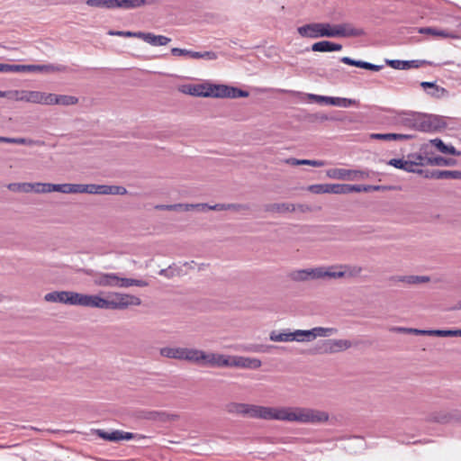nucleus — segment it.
<instances>
[{
	"label": "nucleus",
	"mask_w": 461,
	"mask_h": 461,
	"mask_svg": "<svg viewBox=\"0 0 461 461\" xmlns=\"http://www.w3.org/2000/svg\"><path fill=\"white\" fill-rule=\"evenodd\" d=\"M141 299L134 294L121 292H102L97 294L68 292V304L109 311H124L140 306Z\"/></svg>",
	"instance_id": "f257e3e1"
},
{
	"label": "nucleus",
	"mask_w": 461,
	"mask_h": 461,
	"mask_svg": "<svg viewBox=\"0 0 461 461\" xmlns=\"http://www.w3.org/2000/svg\"><path fill=\"white\" fill-rule=\"evenodd\" d=\"M94 285L109 288H129L131 286L147 287L149 282L144 279L125 277L119 273H97L93 279Z\"/></svg>",
	"instance_id": "f03ea898"
},
{
	"label": "nucleus",
	"mask_w": 461,
	"mask_h": 461,
	"mask_svg": "<svg viewBox=\"0 0 461 461\" xmlns=\"http://www.w3.org/2000/svg\"><path fill=\"white\" fill-rule=\"evenodd\" d=\"M363 267L357 265L336 264L330 266H319V280H337L358 277Z\"/></svg>",
	"instance_id": "7ed1b4c3"
},
{
	"label": "nucleus",
	"mask_w": 461,
	"mask_h": 461,
	"mask_svg": "<svg viewBox=\"0 0 461 461\" xmlns=\"http://www.w3.org/2000/svg\"><path fill=\"white\" fill-rule=\"evenodd\" d=\"M337 328L333 327H314L311 330H295L293 331V341L299 343H309L317 338H330L337 335Z\"/></svg>",
	"instance_id": "20e7f679"
},
{
	"label": "nucleus",
	"mask_w": 461,
	"mask_h": 461,
	"mask_svg": "<svg viewBox=\"0 0 461 461\" xmlns=\"http://www.w3.org/2000/svg\"><path fill=\"white\" fill-rule=\"evenodd\" d=\"M412 127L420 131H437L446 127L443 118L433 114H418L412 120Z\"/></svg>",
	"instance_id": "39448f33"
},
{
	"label": "nucleus",
	"mask_w": 461,
	"mask_h": 461,
	"mask_svg": "<svg viewBox=\"0 0 461 461\" xmlns=\"http://www.w3.org/2000/svg\"><path fill=\"white\" fill-rule=\"evenodd\" d=\"M302 37L307 38H333V25L327 23H313L305 24L297 29Z\"/></svg>",
	"instance_id": "423d86ee"
},
{
	"label": "nucleus",
	"mask_w": 461,
	"mask_h": 461,
	"mask_svg": "<svg viewBox=\"0 0 461 461\" xmlns=\"http://www.w3.org/2000/svg\"><path fill=\"white\" fill-rule=\"evenodd\" d=\"M352 346L353 343L346 339H328L320 341L315 351L319 354H337L349 349Z\"/></svg>",
	"instance_id": "0eeeda50"
},
{
	"label": "nucleus",
	"mask_w": 461,
	"mask_h": 461,
	"mask_svg": "<svg viewBox=\"0 0 461 461\" xmlns=\"http://www.w3.org/2000/svg\"><path fill=\"white\" fill-rule=\"evenodd\" d=\"M326 175L332 179L355 181L365 178L367 175L360 170H350L346 168H330Z\"/></svg>",
	"instance_id": "6e6552de"
},
{
	"label": "nucleus",
	"mask_w": 461,
	"mask_h": 461,
	"mask_svg": "<svg viewBox=\"0 0 461 461\" xmlns=\"http://www.w3.org/2000/svg\"><path fill=\"white\" fill-rule=\"evenodd\" d=\"M304 407H279L278 420L303 423Z\"/></svg>",
	"instance_id": "1a4fd4ad"
},
{
	"label": "nucleus",
	"mask_w": 461,
	"mask_h": 461,
	"mask_svg": "<svg viewBox=\"0 0 461 461\" xmlns=\"http://www.w3.org/2000/svg\"><path fill=\"white\" fill-rule=\"evenodd\" d=\"M290 280L295 283H305L319 280L318 267L294 269L288 274Z\"/></svg>",
	"instance_id": "9d476101"
},
{
	"label": "nucleus",
	"mask_w": 461,
	"mask_h": 461,
	"mask_svg": "<svg viewBox=\"0 0 461 461\" xmlns=\"http://www.w3.org/2000/svg\"><path fill=\"white\" fill-rule=\"evenodd\" d=\"M279 407H267L251 404L250 416L251 419H262L267 420H278Z\"/></svg>",
	"instance_id": "9b49d317"
},
{
	"label": "nucleus",
	"mask_w": 461,
	"mask_h": 461,
	"mask_svg": "<svg viewBox=\"0 0 461 461\" xmlns=\"http://www.w3.org/2000/svg\"><path fill=\"white\" fill-rule=\"evenodd\" d=\"M87 194L123 195L127 194V189L122 185L87 184Z\"/></svg>",
	"instance_id": "f8f14e48"
},
{
	"label": "nucleus",
	"mask_w": 461,
	"mask_h": 461,
	"mask_svg": "<svg viewBox=\"0 0 461 461\" xmlns=\"http://www.w3.org/2000/svg\"><path fill=\"white\" fill-rule=\"evenodd\" d=\"M333 38L338 37H359L365 35V31L356 28L349 23L333 25Z\"/></svg>",
	"instance_id": "ddd939ff"
},
{
	"label": "nucleus",
	"mask_w": 461,
	"mask_h": 461,
	"mask_svg": "<svg viewBox=\"0 0 461 461\" xmlns=\"http://www.w3.org/2000/svg\"><path fill=\"white\" fill-rule=\"evenodd\" d=\"M66 67L62 65H19V72H40L44 74H53L57 72H63Z\"/></svg>",
	"instance_id": "4468645a"
},
{
	"label": "nucleus",
	"mask_w": 461,
	"mask_h": 461,
	"mask_svg": "<svg viewBox=\"0 0 461 461\" xmlns=\"http://www.w3.org/2000/svg\"><path fill=\"white\" fill-rule=\"evenodd\" d=\"M329 419L327 411L304 407L303 424H321L327 422Z\"/></svg>",
	"instance_id": "2eb2a0df"
},
{
	"label": "nucleus",
	"mask_w": 461,
	"mask_h": 461,
	"mask_svg": "<svg viewBox=\"0 0 461 461\" xmlns=\"http://www.w3.org/2000/svg\"><path fill=\"white\" fill-rule=\"evenodd\" d=\"M261 366L262 362L258 358L241 356H231L230 367L258 369Z\"/></svg>",
	"instance_id": "dca6fc26"
},
{
	"label": "nucleus",
	"mask_w": 461,
	"mask_h": 461,
	"mask_svg": "<svg viewBox=\"0 0 461 461\" xmlns=\"http://www.w3.org/2000/svg\"><path fill=\"white\" fill-rule=\"evenodd\" d=\"M96 435L101 438L108 441H120V440H130L136 438V435L131 432H124L122 430H113L111 432L104 431L103 429H96Z\"/></svg>",
	"instance_id": "f3484780"
},
{
	"label": "nucleus",
	"mask_w": 461,
	"mask_h": 461,
	"mask_svg": "<svg viewBox=\"0 0 461 461\" xmlns=\"http://www.w3.org/2000/svg\"><path fill=\"white\" fill-rule=\"evenodd\" d=\"M179 92L198 97H207L208 82L202 84H186L178 87Z\"/></svg>",
	"instance_id": "a211bd4d"
},
{
	"label": "nucleus",
	"mask_w": 461,
	"mask_h": 461,
	"mask_svg": "<svg viewBox=\"0 0 461 461\" xmlns=\"http://www.w3.org/2000/svg\"><path fill=\"white\" fill-rule=\"evenodd\" d=\"M137 38L154 47L166 46L171 41V39L167 36L144 32H138Z\"/></svg>",
	"instance_id": "6ab92c4d"
},
{
	"label": "nucleus",
	"mask_w": 461,
	"mask_h": 461,
	"mask_svg": "<svg viewBox=\"0 0 461 461\" xmlns=\"http://www.w3.org/2000/svg\"><path fill=\"white\" fill-rule=\"evenodd\" d=\"M312 194H342V184H317L307 187Z\"/></svg>",
	"instance_id": "aec40b11"
},
{
	"label": "nucleus",
	"mask_w": 461,
	"mask_h": 461,
	"mask_svg": "<svg viewBox=\"0 0 461 461\" xmlns=\"http://www.w3.org/2000/svg\"><path fill=\"white\" fill-rule=\"evenodd\" d=\"M231 86L221 84L208 83L207 97L230 98Z\"/></svg>",
	"instance_id": "412c9836"
},
{
	"label": "nucleus",
	"mask_w": 461,
	"mask_h": 461,
	"mask_svg": "<svg viewBox=\"0 0 461 461\" xmlns=\"http://www.w3.org/2000/svg\"><path fill=\"white\" fill-rule=\"evenodd\" d=\"M231 356L216 352H211L209 366L210 367H230Z\"/></svg>",
	"instance_id": "4be33fe9"
},
{
	"label": "nucleus",
	"mask_w": 461,
	"mask_h": 461,
	"mask_svg": "<svg viewBox=\"0 0 461 461\" xmlns=\"http://www.w3.org/2000/svg\"><path fill=\"white\" fill-rule=\"evenodd\" d=\"M294 209V207L291 203H267L264 206V211L266 212L273 214H285L292 212Z\"/></svg>",
	"instance_id": "5701e85b"
},
{
	"label": "nucleus",
	"mask_w": 461,
	"mask_h": 461,
	"mask_svg": "<svg viewBox=\"0 0 461 461\" xmlns=\"http://www.w3.org/2000/svg\"><path fill=\"white\" fill-rule=\"evenodd\" d=\"M251 404L240 403V402H229L225 406V411L228 413L241 415L249 418L250 416Z\"/></svg>",
	"instance_id": "b1692460"
},
{
	"label": "nucleus",
	"mask_w": 461,
	"mask_h": 461,
	"mask_svg": "<svg viewBox=\"0 0 461 461\" xmlns=\"http://www.w3.org/2000/svg\"><path fill=\"white\" fill-rule=\"evenodd\" d=\"M372 140H384V141H402L411 140L412 135L401 134V133H371L369 135Z\"/></svg>",
	"instance_id": "393cba45"
},
{
	"label": "nucleus",
	"mask_w": 461,
	"mask_h": 461,
	"mask_svg": "<svg viewBox=\"0 0 461 461\" xmlns=\"http://www.w3.org/2000/svg\"><path fill=\"white\" fill-rule=\"evenodd\" d=\"M341 50V44L334 43L328 41H318L312 45V50L316 52L339 51Z\"/></svg>",
	"instance_id": "a878e982"
},
{
	"label": "nucleus",
	"mask_w": 461,
	"mask_h": 461,
	"mask_svg": "<svg viewBox=\"0 0 461 461\" xmlns=\"http://www.w3.org/2000/svg\"><path fill=\"white\" fill-rule=\"evenodd\" d=\"M418 32L421 34H429L436 37H441V38H451V39H457L458 37L447 31L445 30H439L437 28L432 27H421L418 29Z\"/></svg>",
	"instance_id": "bb28decb"
},
{
	"label": "nucleus",
	"mask_w": 461,
	"mask_h": 461,
	"mask_svg": "<svg viewBox=\"0 0 461 461\" xmlns=\"http://www.w3.org/2000/svg\"><path fill=\"white\" fill-rule=\"evenodd\" d=\"M427 177L435 179H461V171L459 170H434Z\"/></svg>",
	"instance_id": "cd10ccee"
},
{
	"label": "nucleus",
	"mask_w": 461,
	"mask_h": 461,
	"mask_svg": "<svg viewBox=\"0 0 461 461\" xmlns=\"http://www.w3.org/2000/svg\"><path fill=\"white\" fill-rule=\"evenodd\" d=\"M340 60H341V62H343L345 64H348L350 66H355V67L365 68V69L373 70V71H379L382 68L381 66L374 65V64H371V63H368L366 61L355 60L348 57H343V58H341Z\"/></svg>",
	"instance_id": "c85d7f7f"
},
{
	"label": "nucleus",
	"mask_w": 461,
	"mask_h": 461,
	"mask_svg": "<svg viewBox=\"0 0 461 461\" xmlns=\"http://www.w3.org/2000/svg\"><path fill=\"white\" fill-rule=\"evenodd\" d=\"M146 4V0H112L113 8L132 9L142 6Z\"/></svg>",
	"instance_id": "c756f323"
},
{
	"label": "nucleus",
	"mask_w": 461,
	"mask_h": 461,
	"mask_svg": "<svg viewBox=\"0 0 461 461\" xmlns=\"http://www.w3.org/2000/svg\"><path fill=\"white\" fill-rule=\"evenodd\" d=\"M269 339L273 342H292L293 331L284 330L282 331L272 330L269 333Z\"/></svg>",
	"instance_id": "7c9ffc66"
},
{
	"label": "nucleus",
	"mask_w": 461,
	"mask_h": 461,
	"mask_svg": "<svg viewBox=\"0 0 461 461\" xmlns=\"http://www.w3.org/2000/svg\"><path fill=\"white\" fill-rule=\"evenodd\" d=\"M184 348L181 347H164L159 349V354L167 358L182 360Z\"/></svg>",
	"instance_id": "2f4dec72"
},
{
	"label": "nucleus",
	"mask_w": 461,
	"mask_h": 461,
	"mask_svg": "<svg viewBox=\"0 0 461 461\" xmlns=\"http://www.w3.org/2000/svg\"><path fill=\"white\" fill-rule=\"evenodd\" d=\"M68 291H54L44 295V301L48 303H59L68 304Z\"/></svg>",
	"instance_id": "473e14b6"
},
{
	"label": "nucleus",
	"mask_w": 461,
	"mask_h": 461,
	"mask_svg": "<svg viewBox=\"0 0 461 461\" xmlns=\"http://www.w3.org/2000/svg\"><path fill=\"white\" fill-rule=\"evenodd\" d=\"M430 143L437 148V149L443 154H450L454 156H460L461 152L456 150L453 146L446 145L440 139H434Z\"/></svg>",
	"instance_id": "72a5a7b5"
},
{
	"label": "nucleus",
	"mask_w": 461,
	"mask_h": 461,
	"mask_svg": "<svg viewBox=\"0 0 461 461\" xmlns=\"http://www.w3.org/2000/svg\"><path fill=\"white\" fill-rule=\"evenodd\" d=\"M427 164L430 166L438 167H453L456 165V160L454 158H446L440 156L433 157L427 159Z\"/></svg>",
	"instance_id": "f704fd0d"
},
{
	"label": "nucleus",
	"mask_w": 461,
	"mask_h": 461,
	"mask_svg": "<svg viewBox=\"0 0 461 461\" xmlns=\"http://www.w3.org/2000/svg\"><path fill=\"white\" fill-rule=\"evenodd\" d=\"M285 162L291 166L307 165L312 167H322L324 165V162L321 160L297 159L294 158H286Z\"/></svg>",
	"instance_id": "c9c22d12"
},
{
	"label": "nucleus",
	"mask_w": 461,
	"mask_h": 461,
	"mask_svg": "<svg viewBox=\"0 0 461 461\" xmlns=\"http://www.w3.org/2000/svg\"><path fill=\"white\" fill-rule=\"evenodd\" d=\"M422 335L437 337H456V330H423Z\"/></svg>",
	"instance_id": "e433bc0d"
},
{
	"label": "nucleus",
	"mask_w": 461,
	"mask_h": 461,
	"mask_svg": "<svg viewBox=\"0 0 461 461\" xmlns=\"http://www.w3.org/2000/svg\"><path fill=\"white\" fill-rule=\"evenodd\" d=\"M3 143H10V144H19V145H28L33 146L40 144L41 142L38 140H34L32 139L26 138H10V137H3Z\"/></svg>",
	"instance_id": "4c0bfd02"
},
{
	"label": "nucleus",
	"mask_w": 461,
	"mask_h": 461,
	"mask_svg": "<svg viewBox=\"0 0 461 461\" xmlns=\"http://www.w3.org/2000/svg\"><path fill=\"white\" fill-rule=\"evenodd\" d=\"M57 184L51 183H41L36 182L34 187L35 194H49L52 192H56Z\"/></svg>",
	"instance_id": "58836bf2"
},
{
	"label": "nucleus",
	"mask_w": 461,
	"mask_h": 461,
	"mask_svg": "<svg viewBox=\"0 0 461 461\" xmlns=\"http://www.w3.org/2000/svg\"><path fill=\"white\" fill-rule=\"evenodd\" d=\"M198 350V348H184L182 360L196 364Z\"/></svg>",
	"instance_id": "ea45409f"
},
{
	"label": "nucleus",
	"mask_w": 461,
	"mask_h": 461,
	"mask_svg": "<svg viewBox=\"0 0 461 461\" xmlns=\"http://www.w3.org/2000/svg\"><path fill=\"white\" fill-rule=\"evenodd\" d=\"M357 104V101L355 99L344 98V97H332L330 100V105L348 107L350 105Z\"/></svg>",
	"instance_id": "a19ab883"
},
{
	"label": "nucleus",
	"mask_w": 461,
	"mask_h": 461,
	"mask_svg": "<svg viewBox=\"0 0 461 461\" xmlns=\"http://www.w3.org/2000/svg\"><path fill=\"white\" fill-rule=\"evenodd\" d=\"M78 98L74 95H59L58 105L71 106L78 104Z\"/></svg>",
	"instance_id": "79ce46f5"
},
{
	"label": "nucleus",
	"mask_w": 461,
	"mask_h": 461,
	"mask_svg": "<svg viewBox=\"0 0 461 461\" xmlns=\"http://www.w3.org/2000/svg\"><path fill=\"white\" fill-rule=\"evenodd\" d=\"M390 331L403 334L422 335L423 330L406 327H392L390 328Z\"/></svg>",
	"instance_id": "37998d69"
},
{
	"label": "nucleus",
	"mask_w": 461,
	"mask_h": 461,
	"mask_svg": "<svg viewBox=\"0 0 461 461\" xmlns=\"http://www.w3.org/2000/svg\"><path fill=\"white\" fill-rule=\"evenodd\" d=\"M191 59H204L208 60H213L217 59V54L213 51H192Z\"/></svg>",
	"instance_id": "c03bdc74"
},
{
	"label": "nucleus",
	"mask_w": 461,
	"mask_h": 461,
	"mask_svg": "<svg viewBox=\"0 0 461 461\" xmlns=\"http://www.w3.org/2000/svg\"><path fill=\"white\" fill-rule=\"evenodd\" d=\"M88 6L113 9L112 0H86Z\"/></svg>",
	"instance_id": "a18cd8bd"
},
{
	"label": "nucleus",
	"mask_w": 461,
	"mask_h": 461,
	"mask_svg": "<svg viewBox=\"0 0 461 461\" xmlns=\"http://www.w3.org/2000/svg\"><path fill=\"white\" fill-rule=\"evenodd\" d=\"M56 192L61 194H77L76 184H57Z\"/></svg>",
	"instance_id": "49530a36"
},
{
	"label": "nucleus",
	"mask_w": 461,
	"mask_h": 461,
	"mask_svg": "<svg viewBox=\"0 0 461 461\" xmlns=\"http://www.w3.org/2000/svg\"><path fill=\"white\" fill-rule=\"evenodd\" d=\"M411 158H414V155H408L407 159L404 162V171L411 173H419L420 174L422 170L417 169V165L415 162H412Z\"/></svg>",
	"instance_id": "de8ad7c7"
},
{
	"label": "nucleus",
	"mask_w": 461,
	"mask_h": 461,
	"mask_svg": "<svg viewBox=\"0 0 461 461\" xmlns=\"http://www.w3.org/2000/svg\"><path fill=\"white\" fill-rule=\"evenodd\" d=\"M210 356H211V352H207V351L199 349L196 365L208 366Z\"/></svg>",
	"instance_id": "09e8293b"
},
{
	"label": "nucleus",
	"mask_w": 461,
	"mask_h": 461,
	"mask_svg": "<svg viewBox=\"0 0 461 461\" xmlns=\"http://www.w3.org/2000/svg\"><path fill=\"white\" fill-rule=\"evenodd\" d=\"M249 209L250 206L248 203H227V210L236 212H244Z\"/></svg>",
	"instance_id": "8fccbe9b"
},
{
	"label": "nucleus",
	"mask_w": 461,
	"mask_h": 461,
	"mask_svg": "<svg viewBox=\"0 0 461 461\" xmlns=\"http://www.w3.org/2000/svg\"><path fill=\"white\" fill-rule=\"evenodd\" d=\"M110 36H120V37H127V38H137L138 32H131V31H113L110 30L107 32Z\"/></svg>",
	"instance_id": "3c124183"
},
{
	"label": "nucleus",
	"mask_w": 461,
	"mask_h": 461,
	"mask_svg": "<svg viewBox=\"0 0 461 461\" xmlns=\"http://www.w3.org/2000/svg\"><path fill=\"white\" fill-rule=\"evenodd\" d=\"M386 63L395 69H407L411 68L409 61L402 60H386Z\"/></svg>",
	"instance_id": "603ef678"
},
{
	"label": "nucleus",
	"mask_w": 461,
	"mask_h": 461,
	"mask_svg": "<svg viewBox=\"0 0 461 461\" xmlns=\"http://www.w3.org/2000/svg\"><path fill=\"white\" fill-rule=\"evenodd\" d=\"M59 95L44 93L43 103L45 105H58Z\"/></svg>",
	"instance_id": "864d4df0"
},
{
	"label": "nucleus",
	"mask_w": 461,
	"mask_h": 461,
	"mask_svg": "<svg viewBox=\"0 0 461 461\" xmlns=\"http://www.w3.org/2000/svg\"><path fill=\"white\" fill-rule=\"evenodd\" d=\"M307 98L312 100V101H314V102H317V103H325L326 104H330V100H331V96H324V95H314V94H308L307 95Z\"/></svg>",
	"instance_id": "5fc2aeb1"
},
{
	"label": "nucleus",
	"mask_w": 461,
	"mask_h": 461,
	"mask_svg": "<svg viewBox=\"0 0 461 461\" xmlns=\"http://www.w3.org/2000/svg\"><path fill=\"white\" fill-rule=\"evenodd\" d=\"M294 209L292 212L308 213L312 212V206L306 203H293Z\"/></svg>",
	"instance_id": "6e6d98bb"
},
{
	"label": "nucleus",
	"mask_w": 461,
	"mask_h": 461,
	"mask_svg": "<svg viewBox=\"0 0 461 461\" xmlns=\"http://www.w3.org/2000/svg\"><path fill=\"white\" fill-rule=\"evenodd\" d=\"M447 94H448V92L444 87L438 86L437 85L432 89L431 92H429V95H430L431 96L436 97V98H441V97L447 96Z\"/></svg>",
	"instance_id": "4d7b16f0"
},
{
	"label": "nucleus",
	"mask_w": 461,
	"mask_h": 461,
	"mask_svg": "<svg viewBox=\"0 0 461 461\" xmlns=\"http://www.w3.org/2000/svg\"><path fill=\"white\" fill-rule=\"evenodd\" d=\"M43 95H44V92L32 91L31 95H31L30 103L42 104Z\"/></svg>",
	"instance_id": "13d9d810"
},
{
	"label": "nucleus",
	"mask_w": 461,
	"mask_h": 461,
	"mask_svg": "<svg viewBox=\"0 0 461 461\" xmlns=\"http://www.w3.org/2000/svg\"><path fill=\"white\" fill-rule=\"evenodd\" d=\"M363 185H352L342 184V194H349L353 192H363Z\"/></svg>",
	"instance_id": "bf43d9fd"
},
{
	"label": "nucleus",
	"mask_w": 461,
	"mask_h": 461,
	"mask_svg": "<svg viewBox=\"0 0 461 461\" xmlns=\"http://www.w3.org/2000/svg\"><path fill=\"white\" fill-rule=\"evenodd\" d=\"M274 348L273 346H263V345H251L247 347L245 350L250 352H267L268 349Z\"/></svg>",
	"instance_id": "052dcab7"
},
{
	"label": "nucleus",
	"mask_w": 461,
	"mask_h": 461,
	"mask_svg": "<svg viewBox=\"0 0 461 461\" xmlns=\"http://www.w3.org/2000/svg\"><path fill=\"white\" fill-rule=\"evenodd\" d=\"M429 281H430V278L428 276H413V275H411V285L428 283Z\"/></svg>",
	"instance_id": "680f3d73"
},
{
	"label": "nucleus",
	"mask_w": 461,
	"mask_h": 461,
	"mask_svg": "<svg viewBox=\"0 0 461 461\" xmlns=\"http://www.w3.org/2000/svg\"><path fill=\"white\" fill-rule=\"evenodd\" d=\"M231 93H230V98H240V97H248L249 92L243 91L241 89H239L237 87L231 86Z\"/></svg>",
	"instance_id": "e2e57ef3"
},
{
	"label": "nucleus",
	"mask_w": 461,
	"mask_h": 461,
	"mask_svg": "<svg viewBox=\"0 0 461 461\" xmlns=\"http://www.w3.org/2000/svg\"><path fill=\"white\" fill-rule=\"evenodd\" d=\"M404 162H405V159H403V158H392L387 162V164L389 166L394 167L395 168L403 170Z\"/></svg>",
	"instance_id": "0e129e2a"
},
{
	"label": "nucleus",
	"mask_w": 461,
	"mask_h": 461,
	"mask_svg": "<svg viewBox=\"0 0 461 461\" xmlns=\"http://www.w3.org/2000/svg\"><path fill=\"white\" fill-rule=\"evenodd\" d=\"M192 51L193 50L180 49V48L171 49V53L174 56H188L189 58H191Z\"/></svg>",
	"instance_id": "69168bd1"
},
{
	"label": "nucleus",
	"mask_w": 461,
	"mask_h": 461,
	"mask_svg": "<svg viewBox=\"0 0 461 461\" xmlns=\"http://www.w3.org/2000/svg\"><path fill=\"white\" fill-rule=\"evenodd\" d=\"M392 282H401L407 285H411V276H393L389 278Z\"/></svg>",
	"instance_id": "338daca9"
},
{
	"label": "nucleus",
	"mask_w": 461,
	"mask_h": 461,
	"mask_svg": "<svg viewBox=\"0 0 461 461\" xmlns=\"http://www.w3.org/2000/svg\"><path fill=\"white\" fill-rule=\"evenodd\" d=\"M35 183L23 182L21 183V193H34Z\"/></svg>",
	"instance_id": "774afa93"
}]
</instances>
